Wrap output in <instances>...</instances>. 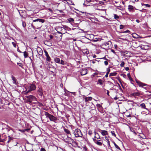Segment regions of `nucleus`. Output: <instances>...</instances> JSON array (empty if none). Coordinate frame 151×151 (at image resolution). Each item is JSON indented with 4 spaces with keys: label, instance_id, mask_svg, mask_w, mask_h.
Here are the masks:
<instances>
[{
    "label": "nucleus",
    "instance_id": "1",
    "mask_svg": "<svg viewBox=\"0 0 151 151\" xmlns=\"http://www.w3.org/2000/svg\"><path fill=\"white\" fill-rule=\"evenodd\" d=\"M25 97L27 98V102L30 103H31L33 102H35L37 101L36 98L34 96L30 95L29 96H26Z\"/></svg>",
    "mask_w": 151,
    "mask_h": 151
},
{
    "label": "nucleus",
    "instance_id": "2",
    "mask_svg": "<svg viewBox=\"0 0 151 151\" xmlns=\"http://www.w3.org/2000/svg\"><path fill=\"white\" fill-rule=\"evenodd\" d=\"M73 134L76 137H82L83 136L81 130L78 129H76L74 131Z\"/></svg>",
    "mask_w": 151,
    "mask_h": 151
},
{
    "label": "nucleus",
    "instance_id": "3",
    "mask_svg": "<svg viewBox=\"0 0 151 151\" xmlns=\"http://www.w3.org/2000/svg\"><path fill=\"white\" fill-rule=\"evenodd\" d=\"M36 86L35 85H34L33 84H31L30 85V86L29 88V89L27 91V92L26 93H27L29 92L34 90L36 89Z\"/></svg>",
    "mask_w": 151,
    "mask_h": 151
},
{
    "label": "nucleus",
    "instance_id": "4",
    "mask_svg": "<svg viewBox=\"0 0 151 151\" xmlns=\"http://www.w3.org/2000/svg\"><path fill=\"white\" fill-rule=\"evenodd\" d=\"M44 51L45 53V55L46 57V60L48 61H50L51 60V58L49 56L47 52L45 50H44Z\"/></svg>",
    "mask_w": 151,
    "mask_h": 151
},
{
    "label": "nucleus",
    "instance_id": "5",
    "mask_svg": "<svg viewBox=\"0 0 151 151\" xmlns=\"http://www.w3.org/2000/svg\"><path fill=\"white\" fill-rule=\"evenodd\" d=\"M49 118L51 121L53 122H55L57 120V119L56 117H55L54 116L51 114L50 115Z\"/></svg>",
    "mask_w": 151,
    "mask_h": 151
},
{
    "label": "nucleus",
    "instance_id": "6",
    "mask_svg": "<svg viewBox=\"0 0 151 151\" xmlns=\"http://www.w3.org/2000/svg\"><path fill=\"white\" fill-rule=\"evenodd\" d=\"M37 50L38 53L40 55H42L43 53V51L42 49L40 47H38L37 49Z\"/></svg>",
    "mask_w": 151,
    "mask_h": 151
},
{
    "label": "nucleus",
    "instance_id": "7",
    "mask_svg": "<svg viewBox=\"0 0 151 151\" xmlns=\"http://www.w3.org/2000/svg\"><path fill=\"white\" fill-rule=\"evenodd\" d=\"M81 75L83 76L87 73V70L85 69H83L80 72Z\"/></svg>",
    "mask_w": 151,
    "mask_h": 151
},
{
    "label": "nucleus",
    "instance_id": "8",
    "mask_svg": "<svg viewBox=\"0 0 151 151\" xmlns=\"http://www.w3.org/2000/svg\"><path fill=\"white\" fill-rule=\"evenodd\" d=\"M39 22L43 23L45 22V20L41 19H36L33 20V22Z\"/></svg>",
    "mask_w": 151,
    "mask_h": 151
},
{
    "label": "nucleus",
    "instance_id": "9",
    "mask_svg": "<svg viewBox=\"0 0 151 151\" xmlns=\"http://www.w3.org/2000/svg\"><path fill=\"white\" fill-rule=\"evenodd\" d=\"M136 82L140 87H143L146 85L145 84L138 81H136Z\"/></svg>",
    "mask_w": 151,
    "mask_h": 151
},
{
    "label": "nucleus",
    "instance_id": "10",
    "mask_svg": "<svg viewBox=\"0 0 151 151\" xmlns=\"http://www.w3.org/2000/svg\"><path fill=\"white\" fill-rule=\"evenodd\" d=\"M97 139H93L94 142L97 145L99 146H101L102 145V142L99 141Z\"/></svg>",
    "mask_w": 151,
    "mask_h": 151
},
{
    "label": "nucleus",
    "instance_id": "11",
    "mask_svg": "<svg viewBox=\"0 0 151 151\" xmlns=\"http://www.w3.org/2000/svg\"><path fill=\"white\" fill-rule=\"evenodd\" d=\"M140 106L142 108L145 109L147 111H149L148 109L146 108V106L144 103H142L140 104V106Z\"/></svg>",
    "mask_w": 151,
    "mask_h": 151
},
{
    "label": "nucleus",
    "instance_id": "12",
    "mask_svg": "<svg viewBox=\"0 0 151 151\" xmlns=\"http://www.w3.org/2000/svg\"><path fill=\"white\" fill-rule=\"evenodd\" d=\"M101 133L103 136H105L108 135V132L106 130H101Z\"/></svg>",
    "mask_w": 151,
    "mask_h": 151
},
{
    "label": "nucleus",
    "instance_id": "13",
    "mask_svg": "<svg viewBox=\"0 0 151 151\" xmlns=\"http://www.w3.org/2000/svg\"><path fill=\"white\" fill-rule=\"evenodd\" d=\"M140 95V93L139 92H134L132 94V95L134 97L138 96Z\"/></svg>",
    "mask_w": 151,
    "mask_h": 151
},
{
    "label": "nucleus",
    "instance_id": "14",
    "mask_svg": "<svg viewBox=\"0 0 151 151\" xmlns=\"http://www.w3.org/2000/svg\"><path fill=\"white\" fill-rule=\"evenodd\" d=\"M64 132L68 134H70V136H71V135L70 134V131L68 129L65 128H64Z\"/></svg>",
    "mask_w": 151,
    "mask_h": 151
},
{
    "label": "nucleus",
    "instance_id": "15",
    "mask_svg": "<svg viewBox=\"0 0 151 151\" xmlns=\"http://www.w3.org/2000/svg\"><path fill=\"white\" fill-rule=\"evenodd\" d=\"M92 99L91 97H86L85 98V101L87 102L88 101H91Z\"/></svg>",
    "mask_w": 151,
    "mask_h": 151
},
{
    "label": "nucleus",
    "instance_id": "16",
    "mask_svg": "<svg viewBox=\"0 0 151 151\" xmlns=\"http://www.w3.org/2000/svg\"><path fill=\"white\" fill-rule=\"evenodd\" d=\"M33 103L35 104H38V105L40 106H43V105L42 103L38 101H36V102H33Z\"/></svg>",
    "mask_w": 151,
    "mask_h": 151
},
{
    "label": "nucleus",
    "instance_id": "17",
    "mask_svg": "<svg viewBox=\"0 0 151 151\" xmlns=\"http://www.w3.org/2000/svg\"><path fill=\"white\" fill-rule=\"evenodd\" d=\"M54 61L56 63H60V59L58 58H54Z\"/></svg>",
    "mask_w": 151,
    "mask_h": 151
},
{
    "label": "nucleus",
    "instance_id": "18",
    "mask_svg": "<svg viewBox=\"0 0 151 151\" xmlns=\"http://www.w3.org/2000/svg\"><path fill=\"white\" fill-rule=\"evenodd\" d=\"M128 9L129 11H131L133 9L134 7L133 6L129 5L128 6Z\"/></svg>",
    "mask_w": 151,
    "mask_h": 151
},
{
    "label": "nucleus",
    "instance_id": "19",
    "mask_svg": "<svg viewBox=\"0 0 151 151\" xmlns=\"http://www.w3.org/2000/svg\"><path fill=\"white\" fill-rule=\"evenodd\" d=\"M12 80L13 81V83L15 84H17V82H16V79L13 76H12Z\"/></svg>",
    "mask_w": 151,
    "mask_h": 151
},
{
    "label": "nucleus",
    "instance_id": "20",
    "mask_svg": "<svg viewBox=\"0 0 151 151\" xmlns=\"http://www.w3.org/2000/svg\"><path fill=\"white\" fill-rule=\"evenodd\" d=\"M140 137L142 139H145L146 138V137L143 133L140 134Z\"/></svg>",
    "mask_w": 151,
    "mask_h": 151
},
{
    "label": "nucleus",
    "instance_id": "21",
    "mask_svg": "<svg viewBox=\"0 0 151 151\" xmlns=\"http://www.w3.org/2000/svg\"><path fill=\"white\" fill-rule=\"evenodd\" d=\"M45 115L46 116L47 118H49L51 114H49L47 112L45 111Z\"/></svg>",
    "mask_w": 151,
    "mask_h": 151
},
{
    "label": "nucleus",
    "instance_id": "22",
    "mask_svg": "<svg viewBox=\"0 0 151 151\" xmlns=\"http://www.w3.org/2000/svg\"><path fill=\"white\" fill-rule=\"evenodd\" d=\"M61 64L64 65H67V63L66 62L62 60H61L60 63Z\"/></svg>",
    "mask_w": 151,
    "mask_h": 151
},
{
    "label": "nucleus",
    "instance_id": "23",
    "mask_svg": "<svg viewBox=\"0 0 151 151\" xmlns=\"http://www.w3.org/2000/svg\"><path fill=\"white\" fill-rule=\"evenodd\" d=\"M98 82L100 85H101L103 84L104 81L101 79H99L98 80Z\"/></svg>",
    "mask_w": 151,
    "mask_h": 151
},
{
    "label": "nucleus",
    "instance_id": "24",
    "mask_svg": "<svg viewBox=\"0 0 151 151\" xmlns=\"http://www.w3.org/2000/svg\"><path fill=\"white\" fill-rule=\"evenodd\" d=\"M117 73L116 72H113L110 73L109 74V76H114L116 75Z\"/></svg>",
    "mask_w": 151,
    "mask_h": 151
},
{
    "label": "nucleus",
    "instance_id": "25",
    "mask_svg": "<svg viewBox=\"0 0 151 151\" xmlns=\"http://www.w3.org/2000/svg\"><path fill=\"white\" fill-rule=\"evenodd\" d=\"M113 143L114 144V145L115 146V147L116 148H117V149H119V150H120V147L115 143L113 141Z\"/></svg>",
    "mask_w": 151,
    "mask_h": 151
},
{
    "label": "nucleus",
    "instance_id": "26",
    "mask_svg": "<svg viewBox=\"0 0 151 151\" xmlns=\"http://www.w3.org/2000/svg\"><path fill=\"white\" fill-rule=\"evenodd\" d=\"M23 53L24 57L25 58H27L28 56V55L27 52L26 51H24V52Z\"/></svg>",
    "mask_w": 151,
    "mask_h": 151
},
{
    "label": "nucleus",
    "instance_id": "27",
    "mask_svg": "<svg viewBox=\"0 0 151 151\" xmlns=\"http://www.w3.org/2000/svg\"><path fill=\"white\" fill-rule=\"evenodd\" d=\"M96 139L99 141H101V138H100V136L99 134L97 135Z\"/></svg>",
    "mask_w": 151,
    "mask_h": 151
},
{
    "label": "nucleus",
    "instance_id": "28",
    "mask_svg": "<svg viewBox=\"0 0 151 151\" xmlns=\"http://www.w3.org/2000/svg\"><path fill=\"white\" fill-rule=\"evenodd\" d=\"M111 43V42L110 41H108L107 42H106L105 43L104 45H105L106 46H108V47H109V46H108L109 44H110Z\"/></svg>",
    "mask_w": 151,
    "mask_h": 151
},
{
    "label": "nucleus",
    "instance_id": "29",
    "mask_svg": "<svg viewBox=\"0 0 151 151\" xmlns=\"http://www.w3.org/2000/svg\"><path fill=\"white\" fill-rule=\"evenodd\" d=\"M141 4L142 6H145L148 7H150L151 6L148 4H145L144 3H142Z\"/></svg>",
    "mask_w": 151,
    "mask_h": 151
},
{
    "label": "nucleus",
    "instance_id": "30",
    "mask_svg": "<svg viewBox=\"0 0 151 151\" xmlns=\"http://www.w3.org/2000/svg\"><path fill=\"white\" fill-rule=\"evenodd\" d=\"M5 141V139H2V138L1 137V135H0V142H4Z\"/></svg>",
    "mask_w": 151,
    "mask_h": 151
},
{
    "label": "nucleus",
    "instance_id": "31",
    "mask_svg": "<svg viewBox=\"0 0 151 151\" xmlns=\"http://www.w3.org/2000/svg\"><path fill=\"white\" fill-rule=\"evenodd\" d=\"M39 95L40 96H42L43 95V93L42 92V91L41 89H40L39 91Z\"/></svg>",
    "mask_w": 151,
    "mask_h": 151
},
{
    "label": "nucleus",
    "instance_id": "32",
    "mask_svg": "<svg viewBox=\"0 0 151 151\" xmlns=\"http://www.w3.org/2000/svg\"><path fill=\"white\" fill-rule=\"evenodd\" d=\"M88 134L89 135L91 136L93 134L92 131L91 130H89Z\"/></svg>",
    "mask_w": 151,
    "mask_h": 151
},
{
    "label": "nucleus",
    "instance_id": "33",
    "mask_svg": "<svg viewBox=\"0 0 151 151\" xmlns=\"http://www.w3.org/2000/svg\"><path fill=\"white\" fill-rule=\"evenodd\" d=\"M22 25L24 27H25L26 26V24L24 21H23L22 22Z\"/></svg>",
    "mask_w": 151,
    "mask_h": 151
},
{
    "label": "nucleus",
    "instance_id": "34",
    "mask_svg": "<svg viewBox=\"0 0 151 151\" xmlns=\"http://www.w3.org/2000/svg\"><path fill=\"white\" fill-rule=\"evenodd\" d=\"M68 140H69V142H71L72 143H73L74 142V140L73 139H72L70 137H68Z\"/></svg>",
    "mask_w": 151,
    "mask_h": 151
},
{
    "label": "nucleus",
    "instance_id": "35",
    "mask_svg": "<svg viewBox=\"0 0 151 151\" xmlns=\"http://www.w3.org/2000/svg\"><path fill=\"white\" fill-rule=\"evenodd\" d=\"M124 62L122 61L120 64V66L121 67H124Z\"/></svg>",
    "mask_w": 151,
    "mask_h": 151
},
{
    "label": "nucleus",
    "instance_id": "36",
    "mask_svg": "<svg viewBox=\"0 0 151 151\" xmlns=\"http://www.w3.org/2000/svg\"><path fill=\"white\" fill-rule=\"evenodd\" d=\"M114 18L115 19H118L119 17V16H118L116 14H114Z\"/></svg>",
    "mask_w": 151,
    "mask_h": 151
},
{
    "label": "nucleus",
    "instance_id": "37",
    "mask_svg": "<svg viewBox=\"0 0 151 151\" xmlns=\"http://www.w3.org/2000/svg\"><path fill=\"white\" fill-rule=\"evenodd\" d=\"M111 134L112 136H114V137H116V134L115 133V132L114 131H111Z\"/></svg>",
    "mask_w": 151,
    "mask_h": 151
},
{
    "label": "nucleus",
    "instance_id": "38",
    "mask_svg": "<svg viewBox=\"0 0 151 151\" xmlns=\"http://www.w3.org/2000/svg\"><path fill=\"white\" fill-rule=\"evenodd\" d=\"M122 33H130V32L129 30H127L126 31H125L123 32Z\"/></svg>",
    "mask_w": 151,
    "mask_h": 151
},
{
    "label": "nucleus",
    "instance_id": "39",
    "mask_svg": "<svg viewBox=\"0 0 151 151\" xmlns=\"http://www.w3.org/2000/svg\"><path fill=\"white\" fill-rule=\"evenodd\" d=\"M12 44L13 45V46H14V47H16L17 45L16 43L15 42H12Z\"/></svg>",
    "mask_w": 151,
    "mask_h": 151
},
{
    "label": "nucleus",
    "instance_id": "40",
    "mask_svg": "<svg viewBox=\"0 0 151 151\" xmlns=\"http://www.w3.org/2000/svg\"><path fill=\"white\" fill-rule=\"evenodd\" d=\"M96 106L98 108H100L102 107V106L100 104H96Z\"/></svg>",
    "mask_w": 151,
    "mask_h": 151
},
{
    "label": "nucleus",
    "instance_id": "41",
    "mask_svg": "<svg viewBox=\"0 0 151 151\" xmlns=\"http://www.w3.org/2000/svg\"><path fill=\"white\" fill-rule=\"evenodd\" d=\"M8 137L9 138V139L8 141H7L8 142H10L12 139V138L10 136H9Z\"/></svg>",
    "mask_w": 151,
    "mask_h": 151
},
{
    "label": "nucleus",
    "instance_id": "42",
    "mask_svg": "<svg viewBox=\"0 0 151 151\" xmlns=\"http://www.w3.org/2000/svg\"><path fill=\"white\" fill-rule=\"evenodd\" d=\"M124 27V26L122 25H120V29H122Z\"/></svg>",
    "mask_w": 151,
    "mask_h": 151
},
{
    "label": "nucleus",
    "instance_id": "43",
    "mask_svg": "<svg viewBox=\"0 0 151 151\" xmlns=\"http://www.w3.org/2000/svg\"><path fill=\"white\" fill-rule=\"evenodd\" d=\"M104 63L105 65H108V62L107 61H105L104 62Z\"/></svg>",
    "mask_w": 151,
    "mask_h": 151
},
{
    "label": "nucleus",
    "instance_id": "44",
    "mask_svg": "<svg viewBox=\"0 0 151 151\" xmlns=\"http://www.w3.org/2000/svg\"><path fill=\"white\" fill-rule=\"evenodd\" d=\"M110 70L109 68H108L107 69V73H109L110 72Z\"/></svg>",
    "mask_w": 151,
    "mask_h": 151
},
{
    "label": "nucleus",
    "instance_id": "45",
    "mask_svg": "<svg viewBox=\"0 0 151 151\" xmlns=\"http://www.w3.org/2000/svg\"><path fill=\"white\" fill-rule=\"evenodd\" d=\"M40 151H46L43 148H41Z\"/></svg>",
    "mask_w": 151,
    "mask_h": 151
},
{
    "label": "nucleus",
    "instance_id": "46",
    "mask_svg": "<svg viewBox=\"0 0 151 151\" xmlns=\"http://www.w3.org/2000/svg\"><path fill=\"white\" fill-rule=\"evenodd\" d=\"M101 59H104V60H109L108 59H106L105 57H103V58H101Z\"/></svg>",
    "mask_w": 151,
    "mask_h": 151
},
{
    "label": "nucleus",
    "instance_id": "47",
    "mask_svg": "<svg viewBox=\"0 0 151 151\" xmlns=\"http://www.w3.org/2000/svg\"><path fill=\"white\" fill-rule=\"evenodd\" d=\"M111 52H112L113 53H114V54L116 53V52H115L114 50H113L111 49Z\"/></svg>",
    "mask_w": 151,
    "mask_h": 151
},
{
    "label": "nucleus",
    "instance_id": "48",
    "mask_svg": "<svg viewBox=\"0 0 151 151\" xmlns=\"http://www.w3.org/2000/svg\"><path fill=\"white\" fill-rule=\"evenodd\" d=\"M19 65V66H20L21 67H22V66L21 65L22 64L21 63H17Z\"/></svg>",
    "mask_w": 151,
    "mask_h": 151
},
{
    "label": "nucleus",
    "instance_id": "49",
    "mask_svg": "<svg viewBox=\"0 0 151 151\" xmlns=\"http://www.w3.org/2000/svg\"><path fill=\"white\" fill-rule=\"evenodd\" d=\"M17 51L19 52L20 53L22 52L19 50L18 47V48L17 49Z\"/></svg>",
    "mask_w": 151,
    "mask_h": 151
},
{
    "label": "nucleus",
    "instance_id": "50",
    "mask_svg": "<svg viewBox=\"0 0 151 151\" xmlns=\"http://www.w3.org/2000/svg\"><path fill=\"white\" fill-rule=\"evenodd\" d=\"M125 70H126L127 71H128L129 70V68L128 67H126L125 68Z\"/></svg>",
    "mask_w": 151,
    "mask_h": 151
},
{
    "label": "nucleus",
    "instance_id": "51",
    "mask_svg": "<svg viewBox=\"0 0 151 151\" xmlns=\"http://www.w3.org/2000/svg\"><path fill=\"white\" fill-rule=\"evenodd\" d=\"M108 147H109V149H110L111 148V147L110 145V143H109V144H108Z\"/></svg>",
    "mask_w": 151,
    "mask_h": 151
},
{
    "label": "nucleus",
    "instance_id": "52",
    "mask_svg": "<svg viewBox=\"0 0 151 151\" xmlns=\"http://www.w3.org/2000/svg\"><path fill=\"white\" fill-rule=\"evenodd\" d=\"M31 27L34 29L35 28V27L33 25V24H31Z\"/></svg>",
    "mask_w": 151,
    "mask_h": 151
},
{
    "label": "nucleus",
    "instance_id": "53",
    "mask_svg": "<svg viewBox=\"0 0 151 151\" xmlns=\"http://www.w3.org/2000/svg\"><path fill=\"white\" fill-rule=\"evenodd\" d=\"M96 137H97V135H95L94 138H93V139H97Z\"/></svg>",
    "mask_w": 151,
    "mask_h": 151
},
{
    "label": "nucleus",
    "instance_id": "54",
    "mask_svg": "<svg viewBox=\"0 0 151 151\" xmlns=\"http://www.w3.org/2000/svg\"><path fill=\"white\" fill-rule=\"evenodd\" d=\"M50 39H52V38H53V36H52V35H50Z\"/></svg>",
    "mask_w": 151,
    "mask_h": 151
},
{
    "label": "nucleus",
    "instance_id": "55",
    "mask_svg": "<svg viewBox=\"0 0 151 151\" xmlns=\"http://www.w3.org/2000/svg\"><path fill=\"white\" fill-rule=\"evenodd\" d=\"M118 98H119V97H118L117 96H116L114 98V99L116 100L118 99Z\"/></svg>",
    "mask_w": 151,
    "mask_h": 151
},
{
    "label": "nucleus",
    "instance_id": "56",
    "mask_svg": "<svg viewBox=\"0 0 151 151\" xmlns=\"http://www.w3.org/2000/svg\"><path fill=\"white\" fill-rule=\"evenodd\" d=\"M104 2H103V1H100L99 2V3L100 4H104Z\"/></svg>",
    "mask_w": 151,
    "mask_h": 151
},
{
    "label": "nucleus",
    "instance_id": "57",
    "mask_svg": "<svg viewBox=\"0 0 151 151\" xmlns=\"http://www.w3.org/2000/svg\"><path fill=\"white\" fill-rule=\"evenodd\" d=\"M94 133L95 134V135H97V134H99L98 133H97L95 131H94Z\"/></svg>",
    "mask_w": 151,
    "mask_h": 151
},
{
    "label": "nucleus",
    "instance_id": "58",
    "mask_svg": "<svg viewBox=\"0 0 151 151\" xmlns=\"http://www.w3.org/2000/svg\"><path fill=\"white\" fill-rule=\"evenodd\" d=\"M131 131L133 132V133L135 135H136L137 133L134 130L133 131L131 130Z\"/></svg>",
    "mask_w": 151,
    "mask_h": 151
},
{
    "label": "nucleus",
    "instance_id": "59",
    "mask_svg": "<svg viewBox=\"0 0 151 151\" xmlns=\"http://www.w3.org/2000/svg\"><path fill=\"white\" fill-rule=\"evenodd\" d=\"M108 74H109V73H107V72L106 75L105 76L106 77V78L108 77Z\"/></svg>",
    "mask_w": 151,
    "mask_h": 151
},
{
    "label": "nucleus",
    "instance_id": "60",
    "mask_svg": "<svg viewBox=\"0 0 151 151\" xmlns=\"http://www.w3.org/2000/svg\"><path fill=\"white\" fill-rule=\"evenodd\" d=\"M107 94L108 95V96H109V91L108 90H107Z\"/></svg>",
    "mask_w": 151,
    "mask_h": 151
},
{
    "label": "nucleus",
    "instance_id": "61",
    "mask_svg": "<svg viewBox=\"0 0 151 151\" xmlns=\"http://www.w3.org/2000/svg\"><path fill=\"white\" fill-rule=\"evenodd\" d=\"M136 21L137 22V23H139V22H140V21L138 19H136Z\"/></svg>",
    "mask_w": 151,
    "mask_h": 151
},
{
    "label": "nucleus",
    "instance_id": "62",
    "mask_svg": "<svg viewBox=\"0 0 151 151\" xmlns=\"http://www.w3.org/2000/svg\"><path fill=\"white\" fill-rule=\"evenodd\" d=\"M86 1L88 2H91V0H86Z\"/></svg>",
    "mask_w": 151,
    "mask_h": 151
},
{
    "label": "nucleus",
    "instance_id": "63",
    "mask_svg": "<svg viewBox=\"0 0 151 151\" xmlns=\"http://www.w3.org/2000/svg\"><path fill=\"white\" fill-rule=\"evenodd\" d=\"M70 21H74V19L73 18H70Z\"/></svg>",
    "mask_w": 151,
    "mask_h": 151
},
{
    "label": "nucleus",
    "instance_id": "64",
    "mask_svg": "<svg viewBox=\"0 0 151 151\" xmlns=\"http://www.w3.org/2000/svg\"><path fill=\"white\" fill-rule=\"evenodd\" d=\"M96 55H93V58H96Z\"/></svg>",
    "mask_w": 151,
    "mask_h": 151
}]
</instances>
